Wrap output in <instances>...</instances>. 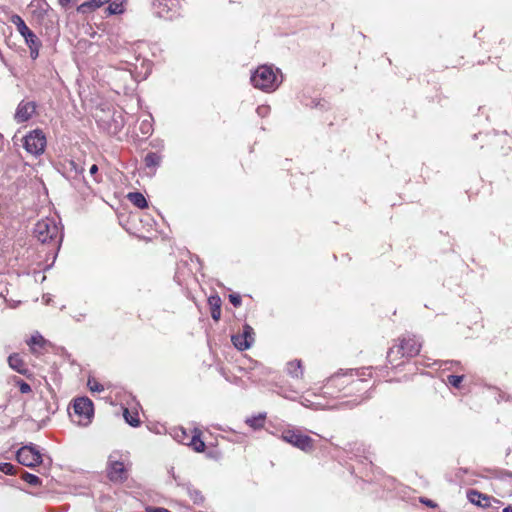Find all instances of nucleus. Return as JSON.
Returning a JSON list of instances; mask_svg holds the SVG:
<instances>
[{"label": "nucleus", "instance_id": "13", "mask_svg": "<svg viewBox=\"0 0 512 512\" xmlns=\"http://www.w3.org/2000/svg\"><path fill=\"white\" fill-rule=\"evenodd\" d=\"M351 378L347 375H334L332 376L326 388L329 390L331 387H343L348 392L344 393V396H348L350 392Z\"/></svg>", "mask_w": 512, "mask_h": 512}, {"label": "nucleus", "instance_id": "20", "mask_svg": "<svg viewBox=\"0 0 512 512\" xmlns=\"http://www.w3.org/2000/svg\"><path fill=\"white\" fill-rule=\"evenodd\" d=\"M128 199L136 207L143 209L147 207V201L145 197L139 192H131L128 194Z\"/></svg>", "mask_w": 512, "mask_h": 512}, {"label": "nucleus", "instance_id": "16", "mask_svg": "<svg viewBox=\"0 0 512 512\" xmlns=\"http://www.w3.org/2000/svg\"><path fill=\"white\" fill-rule=\"evenodd\" d=\"M108 2H110V0H89L79 5L77 11L79 13H88L100 8Z\"/></svg>", "mask_w": 512, "mask_h": 512}, {"label": "nucleus", "instance_id": "7", "mask_svg": "<svg viewBox=\"0 0 512 512\" xmlns=\"http://www.w3.org/2000/svg\"><path fill=\"white\" fill-rule=\"evenodd\" d=\"M16 458L20 464L27 467H34L42 463V455L33 444L21 447L16 454Z\"/></svg>", "mask_w": 512, "mask_h": 512}, {"label": "nucleus", "instance_id": "32", "mask_svg": "<svg viewBox=\"0 0 512 512\" xmlns=\"http://www.w3.org/2000/svg\"><path fill=\"white\" fill-rule=\"evenodd\" d=\"M69 171L74 172V176L82 175L84 172V167L80 164H77L75 161L69 162Z\"/></svg>", "mask_w": 512, "mask_h": 512}, {"label": "nucleus", "instance_id": "30", "mask_svg": "<svg viewBox=\"0 0 512 512\" xmlns=\"http://www.w3.org/2000/svg\"><path fill=\"white\" fill-rule=\"evenodd\" d=\"M124 418L127 423H129L133 427H137L140 424V421L137 415H131L128 409L124 410Z\"/></svg>", "mask_w": 512, "mask_h": 512}, {"label": "nucleus", "instance_id": "35", "mask_svg": "<svg viewBox=\"0 0 512 512\" xmlns=\"http://www.w3.org/2000/svg\"><path fill=\"white\" fill-rule=\"evenodd\" d=\"M175 438L181 443H186L185 441L189 439V437L187 436L186 432L183 429H180L179 431L175 432Z\"/></svg>", "mask_w": 512, "mask_h": 512}, {"label": "nucleus", "instance_id": "40", "mask_svg": "<svg viewBox=\"0 0 512 512\" xmlns=\"http://www.w3.org/2000/svg\"><path fill=\"white\" fill-rule=\"evenodd\" d=\"M421 501H422V503H424L425 505H427L429 507L434 508L436 506V504L430 499H425V500L423 499Z\"/></svg>", "mask_w": 512, "mask_h": 512}, {"label": "nucleus", "instance_id": "39", "mask_svg": "<svg viewBox=\"0 0 512 512\" xmlns=\"http://www.w3.org/2000/svg\"><path fill=\"white\" fill-rule=\"evenodd\" d=\"M98 172V166L96 164H93L90 169H89V173L90 175L92 176H95Z\"/></svg>", "mask_w": 512, "mask_h": 512}, {"label": "nucleus", "instance_id": "3", "mask_svg": "<svg viewBox=\"0 0 512 512\" xmlns=\"http://www.w3.org/2000/svg\"><path fill=\"white\" fill-rule=\"evenodd\" d=\"M10 22L17 28L19 34L24 38L26 45L30 50V57L36 59L39 56L41 41L36 34L26 25L24 20L17 14L10 17Z\"/></svg>", "mask_w": 512, "mask_h": 512}, {"label": "nucleus", "instance_id": "25", "mask_svg": "<svg viewBox=\"0 0 512 512\" xmlns=\"http://www.w3.org/2000/svg\"><path fill=\"white\" fill-rule=\"evenodd\" d=\"M354 374L358 377L357 382L365 383V382H367V380L364 377L365 376L371 377L372 370H371L370 367L363 368L361 371L360 370H356V371L354 370ZM355 382H356V380H354V383Z\"/></svg>", "mask_w": 512, "mask_h": 512}, {"label": "nucleus", "instance_id": "4", "mask_svg": "<svg viewBox=\"0 0 512 512\" xmlns=\"http://www.w3.org/2000/svg\"><path fill=\"white\" fill-rule=\"evenodd\" d=\"M74 415H71L74 422L80 426H87L93 417L94 409L92 401L87 397L77 398L73 405Z\"/></svg>", "mask_w": 512, "mask_h": 512}, {"label": "nucleus", "instance_id": "41", "mask_svg": "<svg viewBox=\"0 0 512 512\" xmlns=\"http://www.w3.org/2000/svg\"><path fill=\"white\" fill-rule=\"evenodd\" d=\"M72 2V0H59V4L63 7L67 6L68 4H70Z\"/></svg>", "mask_w": 512, "mask_h": 512}, {"label": "nucleus", "instance_id": "17", "mask_svg": "<svg viewBox=\"0 0 512 512\" xmlns=\"http://www.w3.org/2000/svg\"><path fill=\"white\" fill-rule=\"evenodd\" d=\"M9 366L20 374H26L27 368L26 364L22 360V358L18 354H12L8 357Z\"/></svg>", "mask_w": 512, "mask_h": 512}, {"label": "nucleus", "instance_id": "1", "mask_svg": "<svg viewBox=\"0 0 512 512\" xmlns=\"http://www.w3.org/2000/svg\"><path fill=\"white\" fill-rule=\"evenodd\" d=\"M60 223L54 217H46L35 224L34 236L41 243H51L59 247L62 241Z\"/></svg>", "mask_w": 512, "mask_h": 512}, {"label": "nucleus", "instance_id": "9", "mask_svg": "<svg viewBox=\"0 0 512 512\" xmlns=\"http://www.w3.org/2000/svg\"><path fill=\"white\" fill-rule=\"evenodd\" d=\"M421 349V343L414 335H406L400 340L397 345V354L406 357L416 356Z\"/></svg>", "mask_w": 512, "mask_h": 512}, {"label": "nucleus", "instance_id": "28", "mask_svg": "<svg viewBox=\"0 0 512 512\" xmlns=\"http://www.w3.org/2000/svg\"><path fill=\"white\" fill-rule=\"evenodd\" d=\"M401 357H403L401 354H397V345L391 347L387 352V360L391 364H394Z\"/></svg>", "mask_w": 512, "mask_h": 512}, {"label": "nucleus", "instance_id": "10", "mask_svg": "<svg viewBox=\"0 0 512 512\" xmlns=\"http://www.w3.org/2000/svg\"><path fill=\"white\" fill-rule=\"evenodd\" d=\"M254 335H255V333H254L253 328L250 325L245 324L243 326L242 333L233 335L231 340H232L233 345L238 350L244 351V350L249 349L252 346V344L254 343Z\"/></svg>", "mask_w": 512, "mask_h": 512}, {"label": "nucleus", "instance_id": "2", "mask_svg": "<svg viewBox=\"0 0 512 512\" xmlns=\"http://www.w3.org/2000/svg\"><path fill=\"white\" fill-rule=\"evenodd\" d=\"M251 82L254 87L263 91L275 90L281 82L278 75L271 66L263 65L256 69L251 76Z\"/></svg>", "mask_w": 512, "mask_h": 512}, {"label": "nucleus", "instance_id": "27", "mask_svg": "<svg viewBox=\"0 0 512 512\" xmlns=\"http://www.w3.org/2000/svg\"><path fill=\"white\" fill-rule=\"evenodd\" d=\"M246 423L254 429H258L264 425V416L259 415L257 417L247 419Z\"/></svg>", "mask_w": 512, "mask_h": 512}, {"label": "nucleus", "instance_id": "18", "mask_svg": "<svg viewBox=\"0 0 512 512\" xmlns=\"http://www.w3.org/2000/svg\"><path fill=\"white\" fill-rule=\"evenodd\" d=\"M211 307V317L218 321L221 317V299L219 296H210L208 299Z\"/></svg>", "mask_w": 512, "mask_h": 512}, {"label": "nucleus", "instance_id": "36", "mask_svg": "<svg viewBox=\"0 0 512 512\" xmlns=\"http://www.w3.org/2000/svg\"><path fill=\"white\" fill-rule=\"evenodd\" d=\"M140 128L143 134H150L152 131L151 123L146 120L141 123Z\"/></svg>", "mask_w": 512, "mask_h": 512}, {"label": "nucleus", "instance_id": "14", "mask_svg": "<svg viewBox=\"0 0 512 512\" xmlns=\"http://www.w3.org/2000/svg\"><path fill=\"white\" fill-rule=\"evenodd\" d=\"M182 489L186 492L194 504L202 505L204 503L205 498L202 492L195 488L193 485L183 484Z\"/></svg>", "mask_w": 512, "mask_h": 512}, {"label": "nucleus", "instance_id": "34", "mask_svg": "<svg viewBox=\"0 0 512 512\" xmlns=\"http://www.w3.org/2000/svg\"><path fill=\"white\" fill-rule=\"evenodd\" d=\"M16 383L19 386V390L21 393L27 394L31 392V386L28 383L24 382L21 379H17Z\"/></svg>", "mask_w": 512, "mask_h": 512}, {"label": "nucleus", "instance_id": "6", "mask_svg": "<svg viewBox=\"0 0 512 512\" xmlns=\"http://www.w3.org/2000/svg\"><path fill=\"white\" fill-rule=\"evenodd\" d=\"M154 13L166 20H172L180 15L181 5L179 0H154Z\"/></svg>", "mask_w": 512, "mask_h": 512}, {"label": "nucleus", "instance_id": "22", "mask_svg": "<svg viewBox=\"0 0 512 512\" xmlns=\"http://www.w3.org/2000/svg\"><path fill=\"white\" fill-rule=\"evenodd\" d=\"M187 445L191 446L196 452H203L205 449V443L198 435H193Z\"/></svg>", "mask_w": 512, "mask_h": 512}, {"label": "nucleus", "instance_id": "19", "mask_svg": "<svg viewBox=\"0 0 512 512\" xmlns=\"http://www.w3.org/2000/svg\"><path fill=\"white\" fill-rule=\"evenodd\" d=\"M287 372L293 378H302L303 369L301 365V361L294 360L287 364Z\"/></svg>", "mask_w": 512, "mask_h": 512}, {"label": "nucleus", "instance_id": "42", "mask_svg": "<svg viewBox=\"0 0 512 512\" xmlns=\"http://www.w3.org/2000/svg\"><path fill=\"white\" fill-rule=\"evenodd\" d=\"M363 459L367 460L369 462V464L372 465V459H371V455L370 454L369 455H365L363 457Z\"/></svg>", "mask_w": 512, "mask_h": 512}, {"label": "nucleus", "instance_id": "44", "mask_svg": "<svg viewBox=\"0 0 512 512\" xmlns=\"http://www.w3.org/2000/svg\"><path fill=\"white\" fill-rule=\"evenodd\" d=\"M341 404L347 405V404H349V401H343V402H341Z\"/></svg>", "mask_w": 512, "mask_h": 512}, {"label": "nucleus", "instance_id": "26", "mask_svg": "<svg viewBox=\"0 0 512 512\" xmlns=\"http://www.w3.org/2000/svg\"><path fill=\"white\" fill-rule=\"evenodd\" d=\"M144 161L147 167H154L159 165L160 157L156 153H148Z\"/></svg>", "mask_w": 512, "mask_h": 512}, {"label": "nucleus", "instance_id": "5", "mask_svg": "<svg viewBox=\"0 0 512 512\" xmlns=\"http://www.w3.org/2000/svg\"><path fill=\"white\" fill-rule=\"evenodd\" d=\"M281 439L304 452H310L314 448L313 439L297 429L282 431Z\"/></svg>", "mask_w": 512, "mask_h": 512}, {"label": "nucleus", "instance_id": "33", "mask_svg": "<svg viewBox=\"0 0 512 512\" xmlns=\"http://www.w3.org/2000/svg\"><path fill=\"white\" fill-rule=\"evenodd\" d=\"M0 471L6 475H14L16 473L14 465L7 462L0 464Z\"/></svg>", "mask_w": 512, "mask_h": 512}, {"label": "nucleus", "instance_id": "21", "mask_svg": "<svg viewBox=\"0 0 512 512\" xmlns=\"http://www.w3.org/2000/svg\"><path fill=\"white\" fill-rule=\"evenodd\" d=\"M27 344L31 347L33 352H36V347L42 348L45 344V339L39 333H35L27 341Z\"/></svg>", "mask_w": 512, "mask_h": 512}, {"label": "nucleus", "instance_id": "45", "mask_svg": "<svg viewBox=\"0 0 512 512\" xmlns=\"http://www.w3.org/2000/svg\"><path fill=\"white\" fill-rule=\"evenodd\" d=\"M147 512H149V510L147 509Z\"/></svg>", "mask_w": 512, "mask_h": 512}, {"label": "nucleus", "instance_id": "8", "mask_svg": "<svg viewBox=\"0 0 512 512\" xmlns=\"http://www.w3.org/2000/svg\"><path fill=\"white\" fill-rule=\"evenodd\" d=\"M45 146L46 138L40 130H34L24 137V148L32 155L42 154Z\"/></svg>", "mask_w": 512, "mask_h": 512}, {"label": "nucleus", "instance_id": "29", "mask_svg": "<svg viewBox=\"0 0 512 512\" xmlns=\"http://www.w3.org/2000/svg\"><path fill=\"white\" fill-rule=\"evenodd\" d=\"M87 385L92 392H102L104 390L103 385L100 384L95 378H92V377H90L88 379Z\"/></svg>", "mask_w": 512, "mask_h": 512}, {"label": "nucleus", "instance_id": "12", "mask_svg": "<svg viewBox=\"0 0 512 512\" xmlns=\"http://www.w3.org/2000/svg\"><path fill=\"white\" fill-rule=\"evenodd\" d=\"M35 109L36 105L34 102H20L15 113V120L18 123L26 122L34 114Z\"/></svg>", "mask_w": 512, "mask_h": 512}, {"label": "nucleus", "instance_id": "37", "mask_svg": "<svg viewBox=\"0 0 512 512\" xmlns=\"http://www.w3.org/2000/svg\"><path fill=\"white\" fill-rule=\"evenodd\" d=\"M230 302L235 306L238 307L241 305V297L238 294H230L229 295Z\"/></svg>", "mask_w": 512, "mask_h": 512}, {"label": "nucleus", "instance_id": "31", "mask_svg": "<svg viewBox=\"0 0 512 512\" xmlns=\"http://www.w3.org/2000/svg\"><path fill=\"white\" fill-rule=\"evenodd\" d=\"M463 379H464V376H463V375H449V376L447 377V382H448L451 386H453V387H455V388H460V385H461V383H462Z\"/></svg>", "mask_w": 512, "mask_h": 512}, {"label": "nucleus", "instance_id": "11", "mask_svg": "<svg viewBox=\"0 0 512 512\" xmlns=\"http://www.w3.org/2000/svg\"><path fill=\"white\" fill-rule=\"evenodd\" d=\"M111 455L108 461V477L112 481H124L127 478L126 468L123 462L114 459Z\"/></svg>", "mask_w": 512, "mask_h": 512}, {"label": "nucleus", "instance_id": "38", "mask_svg": "<svg viewBox=\"0 0 512 512\" xmlns=\"http://www.w3.org/2000/svg\"><path fill=\"white\" fill-rule=\"evenodd\" d=\"M256 111L259 116L264 117L269 113L270 108L268 106H259Z\"/></svg>", "mask_w": 512, "mask_h": 512}, {"label": "nucleus", "instance_id": "24", "mask_svg": "<svg viewBox=\"0 0 512 512\" xmlns=\"http://www.w3.org/2000/svg\"><path fill=\"white\" fill-rule=\"evenodd\" d=\"M21 478L27 482L28 484L32 485V486H38L41 484V480L38 476L34 475V474H31V473H28V472H24L21 476Z\"/></svg>", "mask_w": 512, "mask_h": 512}, {"label": "nucleus", "instance_id": "15", "mask_svg": "<svg viewBox=\"0 0 512 512\" xmlns=\"http://www.w3.org/2000/svg\"><path fill=\"white\" fill-rule=\"evenodd\" d=\"M467 497L469 501L475 505L481 506V507H487L490 505V497L480 493L476 490H470L467 493Z\"/></svg>", "mask_w": 512, "mask_h": 512}, {"label": "nucleus", "instance_id": "43", "mask_svg": "<svg viewBox=\"0 0 512 512\" xmlns=\"http://www.w3.org/2000/svg\"><path fill=\"white\" fill-rule=\"evenodd\" d=\"M503 512H512V505H509L506 508H504Z\"/></svg>", "mask_w": 512, "mask_h": 512}, {"label": "nucleus", "instance_id": "23", "mask_svg": "<svg viewBox=\"0 0 512 512\" xmlns=\"http://www.w3.org/2000/svg\"><path fill=\"white\" fill-rule=\"evenodd\" d=\"M109 14H121L124 11L123 1L115 0L108 6Z\"/></svg>", "mask_w": 512, "mask_h": 512}]
</instances>
